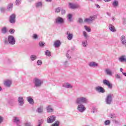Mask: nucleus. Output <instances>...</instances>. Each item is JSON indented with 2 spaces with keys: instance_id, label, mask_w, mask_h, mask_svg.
Segmentation results:
<instances>
[{
  "instance_id": "nucleus-1",
  "label": "nucleus",
  "mask_w": 126,
  "mask_h": 126,
  "mask_svg": "<svg viewBox=\"0 0 126 126\" xmlns=\"http://www.w3.org/2000/svg\"><path fill=\"white\" fill-rule=\"evenodd\" d=\"M89 100L87 97L85 96H79L77 97L76 99V103H81L83 104V103H88Z\"/></svg>"
},
{
  "instance_id": "nucleus-2",
  "label": "nucleus",
  "mask_w": 126,
  "mask_h": 126,
  "mask_svg": "<svg viewBox=\"0 0 126 126\" xmlns=\"http://www.w3.org/2000/svg\"><path fill=\"white\" fill-rule=\"evenodd\" d=\"M33 84L34 85V87L38 88V87H41L43 84V81L41 79H40L37 77H35L33 79Z\"/></svg>"
},
{
  "instance_id": "nucleus-3",
  "label": "nucleus",
  "mask_w": 126,
  "mask_h": 126,
  "mask_svg": "<svg viewBox=\"0 0 126 126\" xmlns=\"http://www.w3.org/2000/svg\"><path fill=\"white\" fill-rule=\"evenodd\" d=\"M16 43L15 38L12 35L8 36V40H5V44H10V45H15Z\"/></svg>"
},
{
  "instance_id": "nucleus-4",
  "label": "nucleus",
  "mask_w": 126,
  "mask_h": 126,
  "mask_svg": "<svg viewBox=\"0 0 126 126\" xmlns=\"http://www.w3.org/2000/svg\"><path fill=\"white\" fill-rule=\"evenodd\" d=\"M113 94H108L105 98V102L107 104H111L113 100Z\"/></svg>"
},
{
  "instance_id": "nucleus-5",
  "label": "nucleus",
  "mask_w": 126,
  "mask_h": 126,
  "mask_svg": "<svg viewBox=\"0 0 126 126\" xmlns=\"http://www.w3.org/2000/svg\"><path fill=\"white\" fill-rule=\"evenodd\" d=\"M96 16L94 15V16H91L89 18H87V19H85L84 22H86L87 23H93L94 20H95Z\"/></svg>"
},
{
  "instance_id": "nucleus-6",
  "label": "nucleus",
  "mask_w": 126,
  "mask_h": 126,
  "mask_svg": "<svg viewBox=\"0 0 126 126\" xmlns=\"http://www.w3.org/2000/svg\"><path fill=\"white\" fill-rule=\"evenodd\" d=\"M77 104H78L77 110L79 112H84L86 110V107H85L84 104L81 103H77Z\"/></svg>"
},
{
  "instance_id": "nucleus-7",
  "label": "nucleus",
  "mask_w": 126,
  "mask_h": 126,
  "mask_svg": "<svg viewBox=\"0 0 126 126\" xmlns=\"http://www.w3.org/2000/svg\"><path fill=\"white\" fill-rule=\"evenodd\" d=\"M56 115H50L47 119V123H53L56 121Z\"/></svg>"
},
{
  "instance_id": "nucleus-8",
  "label": "nucleus",
  "mask_w": 126,
  "mask_h": 126,
  "mask_svg": "<svg viewBox=\"0 0 126 126\" xmlns=\"http://www.w3.org/2000/svg\"><path fill=\"white\" fill-rule=\"evenodd\" d=\"M103 84H104V85H106V86H108L109 89H112L113 84H112L111 82L109 81V80H107V79H103Z\"/></svg>"
},
{
  "instance_id": "nucleus-9",
  "label": "nucleus",
  "mask_w": 126,
  "mask_h": 126,
  "mask_svg": "<svg viewBox=\"0 0 126 126\" xmlns=\"http://www.w3.org/2000/svg\"><path fill=\"white\" fill-rule=\"evenodd\" d=\"M95 90L96 92L98 93H105V90L103 88V87H101V86H97L95 87Z\"/></svg>"
},
{
  "instance_id": "nucleus-10",
  "label": "nucleus",
  "mask_w": 126,
  "mask_h": 126,
  "mask_svg": "<svg viewBox=\"0 0 126 126\" xmlns=\"http://www.w3.org/2000/svg\"><path fill=\"white\" fill-rule=\"evenodd\" d=\"M16 16L15 14H12V15H11L9 17V22L11 23H15L16 22Z\"/></svg>"
},
{
  "instance_id": "nucleus-11",
  "label": "nucleus",
  "mask_w": 126,
  "mask_h": 126,
  "mask_svg": "<svg viewBox=\"0 0 126 126\" xmlns=\"http://www.w3.org/2000/svg\"><path fill=\"white\" fill-rule=\"evenodd\" d=\"M18 101L19 105L21 106L24 105V99L23 96H19L18 98Z\"/></svg>"
},
{
  "instance_id": "nucleus-12",
  "label": "nucleus",
  "mask_w": 126,
  "mask_h": 126,
  "mask_svg": "<svg viewBox=\"0 0 126 126\" xmlns=\"http://www.w3.org/2000/svg\"><path fill=\"white\" fill-rule=\"evenodd\" d=\"M64 20L63 18H61V17H58V18H56L55 19V23L57 24H62L63 23Z\"/></svg>"
},
{
  "instance_id": "nucleus-13",
  "label": "nucleus",
  "mask_w": 126,
  "mask_h": 126,
  "mask_svg": "<svg viewBox=\"0 0 126 126\" xmlns=\"http://www.w3.org/2000/svg\"><path fill=\"white\" fill-rule=\"evenodd\" d=\"M120 40L121 41L123 45H126V36H125V35H122V36H121Z\"/></svg>"
},
{
  "instance_id": "nucleus-14",
  "label": "nucleus",
  "mask_w": 126,
  "mask_h": 126,
  "mask_svg": "<svg viewBox=\"0 0 126 126\" xmlns=\"http://www.w3.org/2000/svg\"><path fill=\"white\" fill-rule=\"evenodd\" d=\"M12 84V81L11 80H5L4 82V85L6 87H10L11 85Z\"/></svg>"
},
{
  "instance_id": "nucleus-15",
  "label": "nucleus",
  "mask_w": 126,
  "mask_h": 126,
  "mask_svg": "<svg viewBox=\"0 0 126 126\" xmlns=\"http://www.w3.org/2000/svg\"><path fill=\"white\" fill-rule=\"evenodd\" d=\"M89 65L91 67H96L98 66V64L97 63H95V62H91V63H89Z\"/></svg>"
},
{
  "instance_id": "nucleus-16",
  "label": "nucleus",
  "mask_w": 126,
  "mask_h": 126,
  "mask_svg": "<svg viewBox=\"0 0 126 126\" xmlns=\"http://www.w3.org/2000/svg\"><path fill=\"white\" fill-rule=\"evenodd\" d=\"M63 87L67 88V89H72V88H73V86L69 84V83H64L63 84Z\"/></svg>"
},
{
  "instance_id": "nucleus-17",
  "label": "nucleus",
  "mask_w": 126,
  "mask_h": 126,
  "mask_svg": "<svg viewBox=\"0 0 126 126\" xmlns=\"http://www.w3.org/2000/svg\"><path fill=\"white\" fill-rule=\"evenodd\" d=\"M69 8L71 9H76L79 7V5H77L76 4H73L72 3H69Z\"/></svg>"
},
{
  "instance_id": "nucleus-18",
  "label": "nucleus",
  "mask_w": 126,
  "mask_h": 126,
  "mask_svg": "<svg viewBox=\"0 0 126 126\" xmlns=\"http://www.w3.org/2000/svg\"><path fill=\"white\" fill-rule=\"evenodd\" d=\"M66 34L67 35V38L68 40H72L73 37V34H72V33H70L69 31H67L66 32Z\"/></svg>"
},
{
  "instance_id": "nucleus-19",
  "label": "nucleus",
  "mask_w": 126,
  "mask_h": 126,
  "mask_svg": "<svg viewBox=\"0 0 126 126\" xmlns=\"http://www.w3.org/2000/svg\"><path fill=\"white\" fill-rule=\"evenodd\" d=\"M36 8H42L43 7V3L41 1L36 2L35 4Z\"/></svg>"
},
{
  "instance_id": "nucleus-20",
  "label": "nucleus",
  "mask_w": 126,
  "mask_h": 126,
  "mask_svg": "<svg viewBox=\"0 0 126 126\" xmlns=\"http://www.w3.org/2000/svg\"><path fill=\"white\" fill-rule=\"evenodd\" d=\"M13 122H14L17 124V126L18 124H20L21 123V121L20 120H19V118H18V117H14L13 119Z\"/></svg>"
},
{
  "instance_id": "nucleus-21",
  "label": "nucleus",
  "mask_w": 126,
  "mask_h": 126,
  "mask_svg": "<svg viewBox=\"0 0 126 126\" xmlns=\"http://www.w3.org/2000/svg\"><path fill=\"white\" fill-rule=\"evenodd\" d=\"M108 28L109 30L112 32H115L116 31V29L112 24H109Z\"/></svg>"
},
{
  "instance_id": "nucleus-22",
  "label": "nucleus",
  "mask_w": 126,
  "mask_h": 126,
  "mask_svg": "<svg viewBox=\"0 0 126 126\" xmlns=\"http://www.w3.org/2000/svg\"><path fill=\"white\" fill-rule=\"evenodd\" d=\"M27 99L31 104H33V103H34V99L32 98V96H27Z\"/></svg>"
},
{
  "instance_id": "nucleus-23",
  "label": "nucleus",
  "mask_w": 126,
  "mask_h": 126,
  "mask_svg": "<svg viewBox=\"0 0 126 126\" xmlns=\"http://www.w3.org/2000/svg\"><path fill=\"white\" fill-rule=\"evenodd\" d=\"M105 73H106V74L107 75H109L110 76H112L113 75L112 72L111 71V69H110L109 68H107V69H105Z\"/></svg>"
},
{
  "instance_id": "nucleus-24",
  "label": "nucleus",
  "mask_w": 126,
  "mask_h": 126,
  "mask_svg": "<svg viewBox=\"0 0 126 126\" xmlns=\"http://www.w3.org/2000/svg\"><path fill=\"white\" fill-rule=\"evenodd\" d=\"M36 112H38V113H43V106H39V107H37V109H36Z\"/></svg>"
},
{
  "instance_id": "nucleus-25",
  "label": "nucleus",
  "mask_w": 126,
  "mask_h": 126,
  "mask_svg": "<svg viewBox=\"0 0 126 126\" xmlns=\"http://www.w3.org/2000/svg\"><path fill=\"white\" fill-rule=\"evenodd\" d=\"M126 56L123 55L121 56L119 59V62H121V63H123L124 62H126Z\"/></svg>"
},
{
  "instance_id": "nucleus-26",
  "label": "nucleus",
  "mask_w": 126,
  "mask_h": 126,
  "mask_svg": "<svg viewBox=\"0 0 126 126\" xmlns=\"http://www.w3.org/2000/svg\"><path fill=\"white\" fill-rule=\"evenodd\" d=\"M54 45L56 47H60V45H61V41L59 40H57V41H55Z\"/></svg>"
},
{
  "instance_id": "nucleus-27",
  "label": "nucleus",
  "mask_w": 126,
  "mask_h": 126,
  "mask_svg": "<svg viewBox=\"0 0 126 126\" xmlns=\"http://www.w3.org/2000/svg\"><path fill=\"white\" fill-rule=\"evenodd\" d=\"M47 110L48 112H53L54 111V108L52 107L51 105H48Z\"/></svg>"
},
{
  "instance_id": "nucleus-28",
  "label": "nucleus",
  "mask_w": 126,
  "mask_h": 126,
  "mask_svg": "<svg viewBox=\"0 0 126 126\" xmlns=\"http://www.w3.org/2000/svg\"><path fill=\"white\" fill-rule=\"evenodd\" d=\"M112 5L114 8H116L119 6V2L117 0H114L112 3Z\"/></svg>"
},
{
  "instance_id": "nucleus-29",
  "label": "nucleus",
  "mask_w": 126,
  "mask_h": 126,
  "mask_svg": "<svg viewBox=\"0 0 126 126\" xmlns=\"http://www.w3.org/2000/svg\"><path fill=\"white\" fill-rule=\"evenodd\" d=\"M82 46H83V47H88V43L87 42V40H84L83 41H82Z\"/></svg>"
},
{
  "instance_id": "nucleus-30",
  "label": "nucleus",
  "mask_w": 126,
  "mask_h": 126,
  "mask_svg": "<svg viewBox=\"0 0 126 126\" xmlns=\"http://www.w3.org/2000/svg\"><path fill=\"white\" fill-rule=\"evenodd\" d=\"M13 8V4L10 3L8 5L7 10L8 11H12Z\"/></svg>"
},
{
  "instance_id": "nucleus-31",
  "label": "nucleus",
  "mask_w": 126,
  "mask_h": 126,
  "mask_svg": "<svg viewBox=\"0 0 126 126\" xmlns=\"http://www.w3.org/2000/svg\"><path fill=\"white\" fill-rule=\"evenodd\" d=\"M31 61H35L37 59V56L36 55H32L30 57Z\"/></svg>"
},
{
  "instance_id": "nucleus-32",
  "label": "nucleus",
  "mask_w": 126,
  "mask_h": 126,
  "mask_svg": "<svg viewBox=\"0 0 126 126\" xmlns=\"http://www.w3.org/2000/svg\"><path fill=\"white\" fill-rule=\"evenodd\" d=\"M7 31H8V30H7L6 27H4L2 28L1 32L3 34H5V33H7Z\"/></svg>"
},
{
  "instance_id": "nucleus-33",
  "label": "nucleus",
  "mask_w": 126,
  "mask_h": 126,
  "mask_svg": "<svg viewBox=\"0 0 126 126\" xmlns=\"http://www.w3.org/2000/svg\"><path fill=\"white\" fill-rule=\"evenodd\" d=\"M67 18L68 21H72V15H71V14H69L68 15H67Z\"/></svg>"
},
{
  "instance_id": "nucleus-34",
  "label": "nucleus",
  "mask_w": 126,
  "mask_h": 126,
  "mask_svg": "<svg viewBox=\"0 0 126 126\" xmlns=\"http://www.w3.org/2000/svg\"><path fill=\"white\" fill-rule=\"evenodd\" d=\"M83 34L85 39H87V38H88V34L86 31H83Z\"/></svg>"
},
{
  "instance_id": "nucleus-35",
  "label": "nucleus",
  "mask_w": 126,
  "mask_h": 126,
  "mask_svg": "<svg viewBox=\"0 0 126 126\" xmlns=\"http://www.w3.org/2000/svg\"><path fill=\"white\" fill-rule=\"evenodd\" d=\"M51 53L50 52V51L47 50L45 52V55L46 56H47L48 57H50L51 56Z\"/></svg>"
},
{
  "instance_id": "nucleus-36",
  "label": "nucleus",
  "mask_w": 126,
  "mask_h": 126,
  "mask_svg": "<svg viewBox=\"0 0 126 126\" xmlns=\"http://www.w3.org/2000/svg\"><path fill=\"white\" fill-rule=\"evenodd\" d=\"M84 28L88 32H91V29L90 27H88L87 25H85Z\"/></svg>"
},
{
  "instance_id": "nucleus-37",
  "label": "nucleus",
  "mask_w": 126,
  "mask_h": 126,
  "mask_svg": "<svg viewBox=\"0 0 126 126\" xmlns=\"http://www.w3.org/2000/svg\"><path fill=\"white\" fill-rule=\"evenodd\" d=\"M71 54L70 51H67L66 56L68 59H70L71 57L70 56V54Z\"/></svg>"
},
{
  "instance_id": "nucleus-38",
  "label": "nucleus",
  "mask_w": 126,
  "mask_h": 126,
  "mask_svg": "<svg viewBox=\"0 0 126 126\" xmlns=\"http://www.w3.org/2000/svg\"><path fill=\"white\" fill-rule=\"evenodd\" d=\"M25 126H32V125L31 122H27L25 123Z\"/></svg>"
},
{
  "instance_id": "nucleus-39",
  "label": "nucleus",
  "mask_w": 126,
  "mask_h": 126,
  "mask_svg": "<svg viewBox=\"0 0 126 126\" xmlns=\"http://www.w3.org/2000/svg\"><path fill=\"white\" fill-rule=\"evenodd\" d=\"M110 120H105V121H104L105 125H110Z\"/></svg>"
},
{
  "instance_id": "nucleus-40",
  "label": "nucleus",
  "mask_w": 126,
  "mask_h": 126,
  "mask_svg": "<svg viewBox=\"0 0 126 126\" xmlns=\"http://www.w3.org/2000/svg\"><path fill=\"white\" fill-rule=\"evenodd\" d=\"M61 11V8H56V9H55V12L56 13H60Z\"/></svg>"
},
{
  "instance_id": "nucleus-41",
  "label": "nucleus",
  "mask_w": 126,
  "mask_h": 126,
  "mask_svg": "<svg viewBox=\"0 0 126 126\" xmlns=\"http://www.w3.org/2000/svg\"><path fill=\"white\" fill-rule=\"evenodd\" d=\"M42 63V61L41 60H38V61H37V65H41Z\"/></svg>"
},
{
  "instance_id": "nucleus-42",
  "label": "nucleus",
  "mask_w": 126,
  "mask_h": 126,
  "mask_svg": "<svg viewBox=\"0 0 126 126\" xmlns=\"http://www.w3.org/2000/svg\"><path fill=\"white\" fill-rule=\"evenodd\" d=\"M45 44L43 42H39V46L40 47H44Z\"/></svg>"
},
{
  "instance_id": "nucleus-43",
  "label": "nucleus",
  "mask_w": 126,
  "mask_h": 126,
  "mask_svg": "<svg viewBox=\"0 0 126 126\" xmlns=\"http://www.w3.org/2000/svg\"><path fill=\"white\" fill-rule=\"evenodd\" d=\"M21 3V0H16V4L17 5H20Z\"/></svg>"
},
{
  "instance_id": "nucleus-44",
  "label": "nucleus",
  "mask_w": 126,
  "mask_h": 126,
  "mask_svg": "<svg viewBox=\"0 0 126 126\" xmlns=\"http://www.w3.org/2000/svg\"><path fill=\"white\" fill-rule=\"evenodd\" d=\"M9 32H10L11 34H14L15 32V30H14V29H10Z\"/></svg>"
},
{
  "instance_id": "nucleus-45",
  "label": "nucleus",
  "mask_w": 126,
  "mask_h": 126,
  "mask_svg": "<svg viewBox=\"0 0 126 126\" xmlns=\"http://www.w3.org/2000/svg\"><path fill=\"white\" fill-rule=\"evenodd\" d=\"M116 78L117 79H121L122 77L120 74H116L115 75Z\"/></svg>"
},
{
  "instance_id": "nucleus-46",
  "label": "nucleus",
  "mask_w": 126,
  "mask_h": 126,
  "mask_svg": "<svg viewBox=\"0 0 126 126\" xmlns=\"http://www.w3.org/2000/svg\"><path fill=\"white\" fill-rule=\"evenodd\" d=\"M63 64L65 66H68V61H65L63 63Z\"/></svg>"
},
{
  "instance_id": "nucleus-47",
  "label": "nucleus",
  "mask_w": 126,
  "mask_h": 126,
  "mask_svg": "<svg viewBox=\"0 0 126 126\" xmlns=\"http://www.w3.org/2000/svg\"><path fill=\"white\" fill-rule=\"evenodd\" d=\"M83 19H81V18H79L78 20V22H79V23H83Z\"/></svg>"
},
{
  "instance_id": "nucleus-48",
  "label": "nucleus",
  "mask_w": 126,
  "mask_h": 126,
  "mask_svg": "<svg viewBox=\"0 0 126 126\" xmlns=\"http://www.w3.org/2000/svg\"><path fill=\"white\" fill-rule=\"evenodd\" d=\"M32 38H33V39H37L38 35L37 34H33L32 35Z\"/></svg>"
},
{
  "instance_id": "nucleus-49",
  "label": "nucleus",
  "mask_w": 126,
  "mask_h": 126,
  "mask_svg": "<svg viewBox=\"0 0 126 126\" xmlns=\"http://www.w3.org/2000/svg\"><path fill=\"white\" fill-rule=\"evenodd\" d=\"M110 118H116V115H115V114H114V113H112V114L110 115Z\"/></svg>"
},
{
  "instance_id": "nucleus-50",
  "label": "nucleus",
  "mask_w": 126,
  "mask_h": 126,
  "mask_svg": "<svg viewBox=\"0 0 126 126\" xmlns=\"http://www.w3.org/2000/svg\"><path fill=\"white\" fill-rule=\"evenodd\" d=\"M3 121V117L2 116H0V124L2 123Z\"/></svg>"
},
{
  "instance_id": "nucleus-51",
  "label": "nucleus",
  "mask_w": 126,
  "mask_h": 126,
  "mask_svg": "<svg viewBox=\"0 0 126 126\" xmlns=\"http://www.w3.org/2000/svg\"><path fill=\"white\" fill-rule=\"evenodd\" d=\"M61 14L62 15H64V14H65L66 12L65 10H61Z\"/></svg>"
},
{
  "instance_id": "nucleus-52",
  "label": "nucleus",
  "mask_w": 126,
  "mask_h": 126,
  "mask_svg": "<svg viewBox=\"0 0 126 126\" xmlns=\"http://www.w3.org/2000/svg\"><path fill=\"white\" fill-rule=\"evenodd\" d=\"M96 111H97V109L96 107H93L92 112L94 113V112H96Z\"/></svg>"
},
{
  "instance_id": "nucleus-53",
  "label": "nucleus",
  "mask_w": 126,
  "mask_h": 126,
  "mask_svg": "<svg viewBox=\"0 0 126 126\" xmlns=\"http://www.w3.org/2000/svg\"><path fill=\"white\" fill-rule=\"evenodd\" d=\"M123 21L124 24H126V19H125V18H123Z\"/></svg>"
},
{
  "instance_id": "nucleus-54",
  "label": "nucleus",
  "mask_w": 126,
  "mask_h": 126,
  "mask_svg": "<svg viewBox=\"0 0 126 126\" xmlns=\"http://www.w3.org/2000/svg\"><path fill=\"white\" fill-rule=\"evenodd\" d=\"M0 10L1 11V12H4L5 11V8L3 7H1L0 8Z\"/></svg>"
},
{
  "instance_id": "nucleus-55",
  "label": "nucleus",
  "mask_w": 126,
  "mask_h": 126,
  "mask_svg": "<svg viewBox=\"0 0 126 126\" xmlns=\"http://www.w3.org/2000/svg\"><path fill=\"white\" fill-rule=\"evenodd\" d=\"M95 7L96 8H97V9H99L100 8V6H99V5L98 4H96L95 5Z\"/></svg>"
},
{
  "instance_id": "nucleus-56",
  "label": "nucleus",
  "mask_w": 126,
  "mask_h": 126,
  "mask_svg": "<svg viewBox=\"0 0 126 126\" xmlns=\"http://www.w3.org/2000/svg\"><path fill=\"white\" fill-rule=\"evenodd\" d=\"M103 1H104V2H110L111 0H103Z\"/></svg>"
},
{
  "instance_id": "nucleus-57",
  "label": "nucleus",
  "mask_w": 126,
  "mask_h": 126,
  "mask_svg": "<svg viewBox=\"0 0 126 126\" xmlns=\"http://www.w3.org/2000/svg\"><path fill=\"white\" fill-rule=\"evenodd\" d=\"M120 71H121V72H122V73H123V71H124V69H123V68H120Z\"/></svg>"
},
{
  "instance_id": "nucleus-58",
  "label": "nucleus",
  "mask_w": 126,
  "mask_h": 126,
  "mask_svg": "<svg viewBox=\"0 0 126 126\" xmlns=\"http://www.w3.org/2000/svg\"><path fill=\"white\" fill-rule=\"evenodd\" d=\"M47 2H52V0H45Z\"/></svg>"
},
{
  "instance_id": "nucleus-59",
  "label": "nucleus",
  "mask_w": 126,
  "mask_h": 126,
  "mask_svg": "<svg viewBox=\"0 0 126 126\" xmlns=\"http://www.w3.org/2000/svg\"><path fill=\"white\" fill-rule=\"evenodd\" d=\"M123 75H124L125 76H126V72H123Z\"/></svg>"
},
{
  "instance_id": "nucleus-60",
  "label": "nucleus",
  "mask_w": 126,
  "mask_h": 126,
  "mask_svg": "<svg viewBox=\"0 0 126 126\" xmlns=\"http://www.w3.org/2000/svg\"><path fill=\"white\" fill-rule=\"evenodd\" d=\"M115 17H113V18H112V20L113 21H114V20H115Z\"/></svg>"
},
{
  "instance_id": "nucleus-61",
  "label": "nucleus",
  "mask_w": 126,
  "mask_h": 126,
  "mask_svg": "<svg viewBox=\"0 0 126 126\" xmlns=\"http://www.w3.org/2000/svg\"><path fill=\"white\" fill-rule=\"evenodd\" d=\"M1 90H2V88L1 87H0V91H1Z\"/></svg>"
},
{
  "instance_id": "nucleus-62",
  "label": "nucleus",
  "mask_w": 126,
  "mask_h": 126,
  "mask_svg": "<svg viewBox=\"0 0 126 126\" xmlns=\"http://www.w3.org/2000/svg\"><path fill=\"white\" fill-rule=\"evenodd\" d=\"M89 1H91L92 2H93L94 0H89Z\"/></svg>"
},
{
  "instance_id": "nucleus-63",
  "label": "nucleus",
  "mask_w": 126,
  "mask_h": 126,
  "mask_svg": "<svg viewBox=\"0 0 126 126\" xmlns=\"http://www.w3.org/2000/svg\"><path fill=\"white\" fill-rule=\"evenodd\" d=\"M125 62L126 63V60H125Z\"/></svg>"
},
{
  "instance_id": "nucleus-64",
  "label": "nucleus",
  "mask_w": 126,
  "mask_h": 126,
  "mask_svg": "<svg viewBox=\"0 0 126 126\" xmlns=\"http://www.w3.org/2000/svg\"><path fill=\"white\" fill-rule=\"evenodd\" d=\"M9 103L11 104V102H10V101H9Z\"/></svg>"
}]
</instances>
